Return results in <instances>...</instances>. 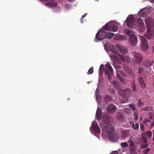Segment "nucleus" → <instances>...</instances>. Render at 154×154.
I'll list each match as a JSON object with an SVG mask.
<instances>
[{
	"label": "nucleus",
	"mask_w": 154,
	"mask_h": 154,
	"mask_svg": "<svg viewBox=\"0 0 154 154\" xmlns=\"http://www.w3.org/2000/svg\"><path fill=\"white\" fill-rule=\"evenodd\" d=\"M114 34L109 32H106L104 30L100 29L96 34L94 41L97 42L98 41H100L104 38L108 39H111Z\"/></svg>",
	"instance_id": "f257e3e1"
},
{
	"label": "nucleus",
	"mask_w": 154,
	"mask_h": 154,
	"mask_svg": "<svg viewBox=\"0 0 154 154\" xmlns=\"http://www.w3.org/2000/svg\"><path fill=\"white\" fill-rule=\"evenodd\" d=\"M105 65L106 67L104 68V65L103 64L101 65L99 68L100 73L101 74L104 71L105 74L107 75L108 79L110 80L112 77L110 72L113 74L114 73L113 70L109 63H107Z\"/></svg>",
	"instance_id": "f03ea898"
},
{
	"label": "nucleus",
	"mask_w": 154,
	"mask_h": 154,
	"mask_svg": "<svg viewBox=\"0 0 154 154\" xmlns=\"http://www.w3.org/2000/svg\"><path fill=\"white\" fill-rule=\"evenodd\" d=\"M139 38L141 41V49L143 51H146L149 49V46L147 40L143 36H139Z\"/></svg>",
	"instance_id": "7ed1b4c3"
},
{
	"label": "nucleus",
	"mask_w": 154,
	"mask_h": 154,
	"mask_svg": "<svg viewBox=\"0 0 154 154\" xmlns=\"http://www.w3.org/2000/svg\"><path fill=\"white\" fill-rule=\"evenodd\" d=\"M103 28L106 30L111 31L115 32L117 31L118 27L113 23H109L103 26Z\"/></svg>",
	"instance_id": "20e7f679"
},
{
	"label": "nucleus",
	"mask_w": 154,
	"mask_h": 154,
	"mask_svg": "<svg viewBox=\"0 0 154 154\" xmlns=\"http://www.w3.org/2000/svg\"><path fill=\"white\" fill-rule=\"evenodd\" d=\"M132 54L133 56L134 62L137 64L140 63L143 60L142 55L139 52H132Z\"/></svg>",
	"instance_id": "39448f33"
},
{
	"label": "nucleus",
	"mask_w": 154,
	"mask_h": 154,
	"mask_svg": "<svg viewBox=\"0 0 154 154\" xmlns=\"http://www.w3.org/2000/svg\"><path fill=\"white\" fill-rule=\"evenodd\" d=\"M115 68L116 70V75L117 78L122 82H124V80L123 77L121 75H124V74L121 71V67L119 65H115Z\"/></svg>",
	"instance_id": "423d86ee"
},
{
	"label": "nucleus",
	"mask_w": 154,
	"mask_h": 154,
	"mask_svg": "<svg viewBox=\"0 0 154 154\" xmlns=\"http://www.w3.org/2000/svg\"><path fill=\"white\" fill-rule=\"evenodd\" d=\"M147 28V30L145 33V36L147 39H150L154 37V29L153 26Z\"/></svg>",
	"instance_id": "0eeeda50"
},
{
	"label": "nucleus",
	"mask_w": 154,
	"mask_h": 154,
	"mask_svg": "<svg viewBox=\"0 0 154 154\" xmlns=\"http://www.w3.org/2000/svg\"><path fill=\"white\" fill-rule=\"evenodd\" d=\"M101 128L104 131L108 133V134L114 132V127L113 125L109 124H107L105 126L104 128L102 127Z\"/></svg>",
	"instance_id": "6e6552de"
},
{
	"label": "nucleus",
	"mask_w": 154,
	"mask_h": 154,
	"mask_svg": "<svg viewBox=\"0 0 154 154\" xmlns=\"http://www.w3.org/2000/svg\"><path fill=\"white\" fill-rule=\"evenodd\" d=\"M126 23L127 25L131 28H134L136 26L134 18L133 17H129L126 19Z\"/></svg>",
	"instance_id": "1a4fd4ad"
},
{
	"label": "nucleus",
	"mask_w": 154,
	"mask_h": 154,
	"mask_svg": "<svg viewBox=\"0 0 154 154\" xmlns=\"http://www.w3.org/2000/svg\"><path fill=\"white\" fill-rule=\"evenodd\" d=\"M129 39V43L132 46L134 47L136 46L138 41L137 37L136 35L134 34L130 35Z\"/></svg>",
	"instance_id": "9d476101"
},
{
	"label": "nucleus",
	"mask_w": 154,
	"mask_h": 154,
	"mask_svg": "<svg viewBox=\"0 0 154 154\" xmlns=\"http://www.w3.org/2000/svg\"><path fill=\"white\" fill-rule=\"evenodd\" d=\"M137 25L138 29L140 32H143L144 31L145 26L143 20L141 19H138L137 20Z\"/></svg>",
	"instance_id": "9b49d317"
},
{
	"label": "nucleus",
	"mask_w": 154,
	"mask_h": 154,
	"mask_svg": "<svg viewBox=\"0 0 154 154\" xmlns=\"http://www.w3.org/2000/svg\"><path fill=\"white\" fill-rule=\"evenodd\" d=\"M120 94L122 96H127L129 97L132 93L131 90L130 89L127 88L125 89L120 90L119 91Z\"/></svg>",
	"instance_id": "f8f14e48"
},
{
	"label": "nucleus",
	"mask_w": 154,
	"mask_h": 154,
	"mask_svg": "<svg viewBox=\"0 0 154 154\" xmlns=\"http://www.w3.org/2000/svg\"><path fill=\"white\" fill-rule=\"evenodd\" d=\"M108 136L109 140L112 142H116L118 141V136L115 134L114 132L108 134Z\"/></svg>",
	"instance_id": "ddd939ff"
},
{
	"label": "nucleus",
	"mask_w": 154,
	"mask_h": 154,
	"mask_svg": "<svg viewBox=\"0 0 154 154\" xmlns=\"http://www.w3.org/2000/svg\"><path fill=\"white\" fill-rule=\"evenodd\" d=\"M145 23L147 28L153 26L154 23L153 19L150 17H147L145 19Z\"/></svg>",
	"instance_id": "4468645a"
},
{
	"label": "nucleus",
	"mask_w": 154,
	"mask_h": 154,
	"mask_svg": "<svg viewBox=\"0 0 154 154\" xmlns=\"http://www.w3.org/2000/svg\"><path fill=\"white\" fill-rule=\"evenodd\" d=\"M116 109V107L112 104L108 105L106 108L107 112L109 113H112L114 112Z\"/></svg>",
	"instance_id": "2eb2a0df"
},
{
	"label": "nucleus",
	"mask_w": 154,
	"mask_h": 154,
	"mask_svg": "<svg viewBox=\"0 0 154 154\" xmlns=\"http://www.w3.org/2000/svg\"><path fill=\"white\" fill-rule=\"evenodd\" d=\"M92 128L94 132L96 133H99L100 132V129L97 122H94L92 125Z\"/></svg>",
	"instance_id": "dca6fc26"
},
{
	"label": "nucleus",
	"mask_w": 154,
	"mask_h": 154,
	"mask_svg": "<svg viewBox=\"0 0 154 154\" xmlns=\"http://www.w3.org/2000/svg\"><path fill=\"white\" fill-rule=\"evenodd\" d=\"M47 5L50 7H55L57 6V2L54 0H49V1L46 3Z\"/></svg>",
	"instance_id": "f3484780"
},
{
	"label": "nucleus",
	"mask_w": 154,
	"mask_h": 154,
	"mask_svg": "<svg viewBox=\"0 0 154 154\" xmlns=\"http://www.w3.org/2000/svg\"><path fill=\"white\" fill-rule=\"evenodd\" d=\"M118 49L122 54H125L128 53V48L122 45H120L118 47Z\"/></svg>",
	"instance_id": "a211bd4d"
},
{
	"label": "nucleus",
	"mask_w": 154,
	"mask_h": 154,
	"mask_svg": "<svg viewBox=\"0 0 154 154\" xmlns=\"http://www.w3.org/2000/svg\"><path fill=\"white\" fill-rule=\"evenodd\" d=\"M129 133V131L128 130H122L121 137L122 138H125L128 137Z\"/></svg>",
	"instance_id": "6ab92c4d"
},
{
	"label": "nucleus",
	"mask_w": 154,
	"mask_h": 154,
	"mask_svg": "<svg viewBox=\"0 0 154 154\" xmlns=\"http://www.w3.org/2000/svg\"><path fill=\"white\" fill-rule=\"evenodd\" d=\"M120 57L124 62L128 63L130 61V59L128 55H120Z\"/></svg>",
	"instance_id": "aec40b11"
},
{
	"label": "nucleus",
	"mask_w": 154,
	"mask_h": 154,
	"mask_svg": "<svg viewBox=\"0 0 154 154\" xmlns=\"http://www.w3.org/2000/svg\"><path fill=\"white\" fill-rule=\"evenodd\" d=\"M153 63V61L147 60L143 62V65L144 66L149 67L151 66Z\"/></svg>",
	"instance_id": "412c9836"
},
{
	"label": "nucleus",
	"mask_w": 154,
	"mask_h": 154,
	"mask_svg": "<svg viewBox=\"0 0 154 154\" xmlns=\"http://www.w3.org/2000/svg\"><path fill=\"white\" fill-rule=\"evenodd\" d=\"M138 82L142 88L144 89L146 87V84L144 82L142 78L140 77L139 78Z\"/></svg>",
	"instance_id": "4be33fe9"
},
{
	"label": "nucleus",
	"mask_w": 154,
	"mask_h": 154,
	"mask_svg": "<svg viewBox=\"0 0 154 154\" xmlns=\"http://www.w3.org/2000/svg\"><path fill=\"white\" fill-rule=\"evenodd\" d=\"M101 113L100 109L98 108L96 114V116L97 120H99L101 118Z\"/></svg>",
	"instance_id": "5701e85b"
},
{
	"label": "nucleus",
	"mask_w": 154,
	"mask_h": 154,
	"mask_svg": "<svg viewBox=\"0 0 154 154\" xmlns=\"http://www.w3.org/2000/svg\"><path fill=\"white\" fill-rule=\"evenodd\" d=\"M149 117L150 119H152L153 122L151 123V128L154 127V116L153 115V113L152 112H150L149 114Z\"/></svg>",
	"instance_id": "b1692460"
},
{
	"label": "nucleus",
	"mask_w": 154,
	"mask_h": 154,
	"mask_svg": "<svg viewBox=\"0 0 154 154\" xmlns=\"http://www.w3.org/2000/svg\"><path fill=\"white\" fill-rule=\"evenodd\" d=\"M112 118L111 117L108 116H105L103 118V122L107 124H109V122L111 120Z\"/></svg>",
	"instance_id": "393cba45"
},
{
	"label": "nucleus",
	"mask_w": 154,
	"mask_h": 154,
	"mask_svg": "<svg viewBox=\"0 0 154 154\" xmlns=\"http://www.w3.org/2000/svg\"><path fill=\"white\" fill-rule=\"evenodd\" d=\"M138 14L140 16L144 17L147 15V13L146 12L144 11L143 9L139 11Z\"/></svg>",
	"instance_id": "a878e982"
},
{
	"label": "nucleus",
	"mask_w": 154,
	"mask_h": 154,
	"mask_svg": "<svg viewBox=\"0 0 154 154\" xmlns=\"http://www.w3.org/2000/svg\"><path fill=\"white\" fill-rule=\"evenodd\" d=\"M117 118L118 119L122 121L123 120V114L120 112H118L117 114Z\"/></svg>",
	"instance_id": "bb28decb"
},
{
	"label": "nucleus",
	"mask_w": 154,
	"mask_h": 154,
	"mask_svg": "<svg viewBox=\"0 0 154 154\" xmlns=\"http://www.w3.org/2000/svg\"><path fill=\"white\" fill-rule=\"evenodd\" d=\"M129 100V98L128 97H123L120 100V101L122 103H126Z\"/></svg>",
	"instance_id": "cd10ccee"
},
{
	"label": "nucleus",
	"mask_w": 154,
	"mask_h": 154,
	"mask_svg": "<svg viewBox=\"0 0 154 154\" xmlns=\"http://www.w3.org/2000/svg\"><path fill=\"white\" fill-rule=\"evenodd\" d=\"M125 33L127 35H129V36L130 35H134V34H133L132 31L129 29H125Z\"/></svg>",
	"instance_id": "c85d7f7f"
},
{
	"label": "nucleus",
	"mask_w": 154,
	"mask_h": 154,
	"mask_svg": "<svg viewBox=\"0 0 154 154\" xmlns=\"http://www.w3.org/2000/svg\"><path fill=\"white\" fill-rule=\"evenodd\" d=\"M152 133L150 131L146 132L145 134V136L148 138H151L152 136Z\"/></svg>",
	"instance_id": "c756f323"
},
{
	"label": "nucleus",
	"mask_w": 154,
	"mask_h": 154,
	"mask_svg": "<svg viewBox=\"0 0 154 154\" xmlns=\"http://www.w3.org/2000/svg\"><path fill=\"white\" fill-rule=\"evenodd\" d=\"M112 98L110 96L108 95L105 96L104 97V100L105 101L108 102L111 101Z\"/></svg>",
	"instance_id": "7c9ffc66"
},
{
	"label": "nucleus",
	"mask_w": 154,
	"mask_h": 154,
	"mask_svg": "<svg viewBox=\"0 0 154 154\" xmlns=\"http://www.w3.org/2000/svg\"><path fill=\"white\" fill-rule=\"evenodd\" d=\"M149 122L150 120L148 118H145L143 121V123L145 125H147L148 123H149Z\"/></svg>",
	"instance_id": "2f4dec72"
},
{
	"label": "nucleus",
	"mask_w": 154,
	"mask_h": 154,
	"mask_svg": "<svg viewBox=\"0 0 154 154\" xmlns=\"http://www.w3.org/2000/svg\"><path fill=\"white\" fill-rule=\"evenodd\" d=\"M120 145L122 147L124 148H126L128 146V144L126 142L121 143Z\"/></svg>",
	"instance_id": "473e14b6"
},
{
	"label": "nucleus",
	"mask_w": 154,
	"mask_h": 154,
	"mask_svg": "<svg viewBox=\"0 0 154 154\" xmlns=\"http://www.w3.org/2000/svg\"><path fill=\"white\" fill-rule=\"evenodd\" d=\"M133 127L134 129H138L139 128V124L138 123H136L135 125L133 126Z\"/></svg>",
	"instance_id": "72a5a7b5"
},
{
	"label": "nucleus",
	"mask_w": 154,
	"mask_h": 154,
	"mask_svg": "<svg viewBox=\"0 0 154 154\" xmlns=\"http://www.w3.org/2000/svg\"><path fill=\"white\" fill-rule=\"evenodd\" d=\"M150 149L149 148H147L146 149L143 150L142 151V152L144 154H147L150 151Z\"/></svg>",
	"instance_id": "f704fd0d"
},
{
	"label": "nucleus",
	"mask_w": 154,
	"mask_h": 154,
	"mask_svg": "<svg viewBox=\"0 0 154 154\" xmlns=\"http://www.w3.org/2000/svg\"><path fill=\"white\" fill-rule=\"evenodd\" d=\"M144 69L143 67H139L138 68V73L139 74L142 73L143 72Z\"/></svg>",
	"instance_id": "c9c22d12"
},
{
	"label": "nucleus",
	"mask_w": 154,
	"mask_h": 154,
	"mask_svg": "<svg viewBox=\"0 0 154 154\" xmlns=\"http://www.w3.org/2000/svg\"><path fill=\"white\" fill-rule=\"evenodd\" d=\"M93 72V67H91L88 70V72H87L88 74H91Z\"/></svg>",
	"instance_id": "e433bc0d"
},
{
	"label": "nucleus",
	"mask_w": 154,
	"mask_h": 154,
	"mask_svg": "<svg viewBox=\"0 0 154 154\" xmlns=\"http://www.w3.org/2000/svg\"><path fill=\"white\" fill-rule=\"evenodd\" d=\"M112 84L114 86L115 88H117L118 87V85L117 82L115 81H113L112 82Z\"/></svg>",
	"instance_id": "4c0bfd02"
},
{
	"label": "nucleus",
	"mask_w": 154,
	"mask_h": 154,
	"mask_svg": "<svg viewBox=\"0 0 154 154\" xmlns=\"http://www.w3.org/2000/svg\"><path fill=\"white\" fill-rule=\"evenodd\" d=\"M128 106L129 107L131 108L133 110H135L136 109V107L134 104H130Z\"/></svg>",
	"instance_id": "58836bf2"
},
{
	"label": "nucleus",
	"mask_w": 154,
	"mask_h": 154,
	"mask_svg": "<svg viewBox=\"0 0 154 154\" xmlns=\"http://www.w3.org/2000/svg\"><path fill=\"white\" fill-rule=\"evenodd\" d=\"M141 140L144 143H146L148 141L147 139L144 137H142Z\"/></svg>",
	"instance_id": "ea45409f"
},
{
	"label": "nucleus",
	"mask_w": 154,
	"mask_h": 154,
	"mask_svg": "<svg viewBox=\"0 0 154 154\" xmlns=\"http://www.w3.org/2000/svg\"><path fill=\"white\" fill-rule=\"evenodd\" d=\"M128 72L130 75H131L132 77H134L135 75V74L131 70H129L128 71Z\"/></svg>",
	"instance_id": "a19ab883"
},
{
	"label": "nucleus",
	"mask_w": 154,
	"mask_h": 154,
	"mask_svg": "<svg viewBox=\"0 0 154 154\" xmlns=\"http://www.w3.org/2000/svg\"><path fill=\"white\" fill-rule=\"evenodd\" d=\"M130 151L131 152H134L135 148V146H130Z\"/></svg>",
	"instance_id": "79ce46f5"
},
{
	"label": "nucleus",
	"mask_w": 154,
	"mask_h": 154,
	"mask_svg": "<svg viewBox=\"0 0 154 154\" xmlns=\"http://www.w3.org/2000/svg\"><path fill=\"white\" fill-rule=\"evenodd\" d=\"M143 103L142 102L141 100H140L138 101L137 103V105L138 106L140 107L143 105Z\"/></svg>",
	"instance_id": "37998d69"
},
{
	"label": "nucleus",
	"mask_w": 154,
	"mask_h": 154,
	"mask_svg": "<svg viewBox=\"0 0 154 154\" xmlns=\"http://www.w3.org/2000/svg\"><path fill=\"white\" fill-rule=\"evenodd\" d=\"M148 146V144H142L141 146V148L142 149H145L146 148H147Z\"/></svg>",
	"instance_id": "c03bdc74"
},
{
	"label": "nucleus",
	"mask_w": 154,
	"mask_h": 154,
	"mask_svg": "<svg viewBox=\"0 0 154 154\" xmlns=\"http://www.w3.org/2000/svg\"><path fill=\"white\" fill-rule=\"evenodd\" d=\"M131 88L133 91H135L136 87L134 83L131 86Z\"/></svg>",
	"instance_id": "a18cd8bd"
},
{
	"label": "nucleus",
	"mask_w": 154,
	"mask_h": 154,
	"mask_svg": "<svg viewBox=\"0 0 154 154\" xmlns=\"http://www.w3.org/2000/svg\"><path fill=\"white\" fill-rule=\"evenodd\" d=\"M151 109V108L149 107H146L143 109V110L146 111H150Z\"/></svg>",
	"instance_id": "49530a36"
},
{
	"label": "nucleus",
	"mask_w": 154,
	"mask_h": 154,
	"mask_svg": "<svg viewBox=\"0 0 154 154\" xmlns=\"http://www.w3.org/2000/svg\"><path fill=\"white\" fill-rule=\"evenodd\" d=\"M110 57L111 58H114V59H116L118 58L117 55L115 54L111 55H110Z\"/></svg>",
	"instance_id": "de8ad7c7"
},
{
	"label": "nucleus",
	"mask_w": 154,
	"mask_h": 154,
	"mask_svg": "<svg viewBox=\"0 0 154 154\" xmlns=\"http://www.w3.org/2000/svg\"><path fill=\"white\" fill-rule=\"evenodd\" d=\"M140 128L142 131H144V125L143 124H141L140 125Z\"/></svg>",
	"instance_id": "09e8293b"
},
{
	"label": "nucleus",
	"mask_w": 154,
	"mask_h": 154,
	"mask_svg": "<svg viewBox=\"0 0 154 154\" xmlns=\"http://www.w3.org/2000/svg\"><path fill=\"white\" fill-rule=\"evenodd\" d=\"M130 142V146H134V143L133 141L132 140H130L129 141Z\"/></svg>",
	"instance_id": "8fccbe9b"
},
{
	"label": "nucleus",
	"mask_w": 154,
	"mask_h": 154,
	"mask_svg": "<svg viewBox=\"0 0 154 154\" xmlns=\"http://www.w3.org/2000/svg\"><path fill=\"white\" fill-rule=\"evenodd\" d=\"M124 111L126 113H128L129 112V110L128 108H126L124 109Z\"/></svg>",
	"instance_id": "3c124183"
},
{
	"label": "nucleus",
	"mask_w": 154,
	"mask_h": 154,
	"mask_svg": "<svg viewBox=\"0 0 154 154\" xmlns=\"http://www.w3.org/2000/svg\"><path fill=\"white\" fill-rule=\"evenodd\" d=\"M99 93V90L98 89V88H97L96 90V92H95V94H96V97L98 96Z\"/></svg>",
	"instance_id": "603ef678"
},
{
	"label": "nucleus",
	"mask_w": 154,
	"mask_h": 154,
	"mask_svg": "<svg viewBox=\"0 0 154 154\" xmlns=\"http://www.w3.org/2000/svg\"><path fill=\"white\" fill-rule=\"evenodd\" d=\"M119 38L121 39H122V40H124L125 39H126L125 36L122 35H120L119 36Z\"/></svg>",
	"instance_id": "864d4df0"
},
{
	"label": "nucleus",
	"mask_w": 154,
	"mask_h": 154,
	"mask_svg": "<svg viewBox=\"0 0 154 154\" xmlns=\"http://www.w3.org/2000/svg\"><path fill=\"white\" fill-rule=\"evenodd\" d=\"M110 92L113 93V94H114V93H115V91L112 88H111L110 89Z\"/></svg>",
	"instance_id": "5fc2aeb1"
},
{
	"label": "nucleus",
	"mask_w": 154,
	"mask_h": 154,
	"mask_svg": "<svg viewBox=\"0 0 154 154\" xmlns=\"http://www.w3.org/2000/svg\"><path fill=\"white\" fill-rule=\"evenodd\" d=\"M138 116L137 114H135L134 115V118L135 120H137L138 119Z\"/></svg>",
	"instance_id": "6e6d98bb"
},
{
	"label": "nucleus",
	"mask_w": 154,
	"mask_h": 154,
	"mask_svg": "<svg viewBox=\"0 0 154 154\" xmlns=\"http://www.w3.org/2000/svg\"><path fill=\"white\" fill-rule=\"evenodd\" d=\"M112 154H118V152L117 151H115L113 152Z\"/></svg>",
	"instance_id": "4d7b16f0"
},
{
	"label": "nucleus",
	"mask_w": 154,
	"mask_h": 154,
	"mask_svg": "<svg viewBox=\"0 0 154 154\" xmlns=\"http://www.w3.org/2000/svg\"><path fill=\"white\" fill-rule=\"evenodd\" d=\"M83 18H82V17L81 18V20H80V21H81V23H83V22H84V21L83 19Z\"/></svg>",
	"instance_id": "13d9d810"
},
{
	"label": "nucleus",
	"mask_w": 154,
	"mask_h": 154,
	"mask_svg": "<svg viewBox=\"0 0 154 154\" xmlns=\"http://www.w3.org/2000/svg\"><path fill=\"white\" fill-rule=\"evenodd\" d=\"M153 133V136L152 137V140H154V129L152 131Z\"/></svg>",
	"instance_id": "bf43d9fd"
},
{
	"label": "nucleus",
	"mask_w": 154,
	"mask_h": 154,
	"mask_svg": "<svg viewBox=\"0 0 154 154\" xmlns=\"http://www.w3.org/2000/svg\"><path fill=\"white\" fill-rule=\"evenodd\" d=\"M86 14H86V13L84 15H83L82 16V18H84L85 17L86 15Z\"/></svg>",
	"instance_id": "052dcab7"
},
{
	"label": "nucleus",
	"mask_w": 154,
	"mask_h": 154,
	"mask_svg": "<svg viewBox=\"0 0 154 154\" xmlns=\"http://www.w3.org/2000/svg\"><path fill=\"white\" fill-rule=\"evenodd\" d=\"M143 119V117H141L139 118V120L140 121H141Z\"/></svg>",
	"instance_id": "680f3d73"
},
{
	"label": "nucleus",
	"mask_w": 154,
	"mask_h": 154,
	"mask_svg": "<svg viewBox=\"0 0 154 154\" xmlns=\"http://www.w3.org/2000/svg\"><path fill=\"white\" fill-rule=\"evenodd\" d=\"M151 2L152 3H154V0H150Z\"/></svg>",
	"instance_id": "e2e57ef3"
},
{
	"label": "nucleus",
	"mask_w": 154,
	"mask_h": 154,
	"mask_svg": "<svg viewBox=\"0 0 154 154\" xmlns=\"http://www.w3.org/2000/svg\"><path fill=\"white\" fill-rule=\"evenodd\" d=\"M70 2H72L74 0H68Z\"/></svg>",
	"instance_id": "0e129e2a"
},
{
	"label": "nucleus",
	"mask_w": 154,
	"mask_h": 154,
	"mask_svg": "<svg viewBox=\"0 0 154 154\" xmlns=\"http://www.w3.org/2000/svg\"><path fill=\"white\" fill-rule=\"evenodd\" d=\"M41 0L42 1H47V0Z\"/></svg>",
	"instance_id": "69168bd1"
},
{
	"label": "nucleus",
	"mask_w": 154,
	"mask_h": 154,
	"mask_svg": "<svg viewBox=\"0 0 154 154\" xmlns=\"http://www.w3.org/2000/svg\"><path fill=\"white\" fill-rule=\"evenodd\" d=\"M104 47H105V46H106V45H105V44H104Z\"/></svg>",
	"instance_id": "338daca9"
}]
</instances>
